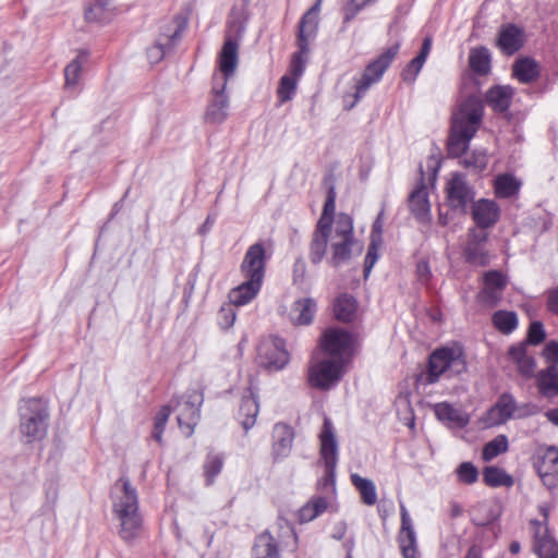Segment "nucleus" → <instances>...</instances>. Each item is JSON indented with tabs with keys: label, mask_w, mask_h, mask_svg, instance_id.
Instances as JSON below:
<instances>
[{
	"label": "nucleus",
	"mask_w": 558,
	"mask_h": 558,
	"mask_svg": "<svg viewBox=\"0 0 558 558\" xmlns=\"http://www.w3.org/2000/svg\"><path fill=\"white\" fill-rule=\"evenodd\" d=\"M484 116L483 101L478 96L471 95L460 105L452 117L450 134L447 141V154L451 158L461 157L466 153L471 140L478 131Z\"/></svg>",
	"instance_id": "obj_1"
},
{
	"label": "nucleus",
	"mask_w": 558,
	"mask_h": 558,
	"mask_svg": "<svg viewBox=\"0 0 558 558\" xmlns=\"http://www.w3.org/2000/svg\"><path fill=\"white\" fill-rule=\"evenodd\" d=\"M112 510L120 522V537L128 543L137 538L143 529V518L137 490L128 477H120L113 485Z\"/></svg>",
	"instance_id": "obj_2"
},
{
	"label": "nucleus",
	"mask_w": 558,
	"mask_h": 558,
	"mask_svg": "<svg viewBox=\"0 0 558 558\" xmlns=\"http://www.w3.org/2000/svg\"><path fill=\"white\" fill-rule=\"evenodd\" d=\"M468 364L461 347L440 348L430 353L426 372L417 377L423 385L437 383L441 375L458 376L464 373Z\"/></svg>",
	"instance_id": "obj_3"
},
{
	"label": "nucleus",
	"mask_w": 558,
	"mask_h": 558,
	"mask_svg": "<svg viewBox=\"0 0 558 558\" xmlns=\"http://www.w3.org/2000/svg\"><path fill=\"white\" fill-rule=\"evenodd\" d=\"M320 438V458L324 462V476L318 481V489L326 498L336 490V466L338 462V444L333 433V426L328 417H325Z\"/></svg>",
	"instance_id": "obj_4"
},
{
	"label": "nucleus",
	"mask_w": 558,
	"mask_h": 558,
	"mask_svg": "<svg viewBox=\"0 0 558 558\" xmlns=\"http://www.w3.org/2000/svg\"><path fill=\"white\" fill-rule=\"evenodd\" d=\"M21 434L26 442L43 439L48 429L49 411L41 398H31L21 407Z\"/></svg>",
	"instance_id": "obj_5"
},
{
	"label": "nucleus",
	"mask_w": 558,
	"mask_h": 558,
	"mask_svg": "<svg viewBox=\"0 0 558 558\" xmlns=\"http://www.w3.org/2000/svg\"><path fill=\"white\" fill-rule=\"evenodd\" d=\"M344 365L340 360L319 359L318 353H315L307 371L310 386L324 391L331 389L341 380Z\"/></svg>",
	"instance_id": "obj_6"
},
{
	"label": "nucleus",
	"mask_w": 558,
	"mask_h": 558,
	"mask_svg": "<svg viewBox=\"0 0 558 558\" xmlns=\"http://www.w3.org/2000/svg\"><path fill=\"white\" fill-rule=\"evenodd\" d=\"M400 45L397 43L366 65L363 75L356 82L354 99L347 106V109H352L364 97L368 88L381 80L384 73L397 57Z\"/></svg>",
	"instance_id": "obj_7"
},
{
	"label": "nucleus",
	"mask_w": 558,
	"mask_h": 558,
	"mask_svg": "<svg viewBox=\"0 0 558 558\" xmlns=\"http://www.w3.org/2000/svg\"><path fill=\"white\" fill-rule=\"evenodd\" d=\"M353 335L342 328H327L320 336L318 354L323 353L328 359L340 360L345 364L352 353Z\"/></svg>",
	"instance_id": "obj_8"
},
{
	"label": "nucleus",
	"mask_w": 558,
	"mask_h": 558,
	"mask_svg": "<svg viewBox=\"0 0 558 558\" xmlns=\"http://www.w3.org/2000/svg\"><path fill=\"white\" fill-rule=\"evenodd\" d=\"M203 395L197 390L189 391L180 399L171 400V412H177L179 427L186 436H191L201 417Z\"/></svg>",
	"instance_id": "obj_9"
},
{
	"label": "nucleus",
	"mask_w": 558,
	"mask_h": 558,
	"mask_svg": "<svg viewBox=\"0 0 558 558\" xmlns=\"http://www.w3.org/2000/svg\"><path fill=\"white\" fill-rule=\"evenodd\" d=\"M185 26L186 23L179 17L162 26L155 45L147 49V58L150 63H158L173 50Z\"/></svg>",
	"instance_id": "obj_10"
},
{
	"label": "nucleus",
	"mask_w": 558,
	"mask_h": 558,
	"mask_svg": "<svg viewBox=\"0 0 558 558\" xmlns=\"http://www.w3.org/2000/svg\"><path fill=\"white\" fill-rule=\"evenodd\" d=\"M445 191L448 207L456 213L465 214L468 204L474 199V191L466 182L464 174L453 173Z\"/></svg>",
	"instance_id": "obj_11"
},
{
	"label": "nucleus",
	"mask_w": 558,
	"mask_h": 558,
	"mask_svg": "<svg viewBox=\"0 0 558 558\" xmlns=\"http://www.w3.org/2000/svg\"><path fill=\"white\" fill-rule=\"evenodd\" d=\"M258 364L268 371H280L289 362V353L284 342L278 337H271L260 342L257 354Z\"/></svg>",
	"instance_id": "obj_12"
},
{
	"label": "nucleus",
	"mask_w": 558,
	"mask_h": 558,
	"mask_svg": "<svg viewBox=\"0 0 558 558\" xmlns=\"http://www.w3.org/2000/svg\"><path fill=\"white\" fill-rule=\"evenodd\" d=\"M488 232L471 228L463 251L465 262L475 267H485L490 263V254L487 248Z\"/></svg>",
	"instance_id": "obj_13"
},
{
	"label": "nucleus",
	"mask_w": 558,
	"mask_h": 558,
	"mask_svg": "<svg viewBox=\"0 0 558 558\" xmlns=\"http://www.w3.org/2000/svg\"><path fill=\"white\" fill-rule=\"evenodd\" d=\"M226 87V80H213L210 98L204 116L206 123L221 124L227 119L230 100Z\"/></svg>",
	"instance_id": "obj_14"
},
{
	"label": "nucleus",
	"mask_w": 558,
	"mask_h": 558,
	"mask_svg": "<svg viewBox=\"0 0 558 558\" xmlns=\"http://www.w3.org/2000/svg\"><path fill=\"white\" fill-rule=\"evenodd\" d=\"M363 252V244L355 238H330V256L327 263L338 268L349 264L354 256Z\"/></svg>",
	"instance_id": "obj_15"
},
{
	"label": "nucleus",
	"mask_w": 558,
	"mask_h": 558,
	"mask_svg": "<svg viewBox=\"0 0 558 558\" xmlns=\"http://www.w3.org/2000/svg\"><path fill=\"white\" fill-rule=\"evenodd\" d=\"M266 248L262 241L252 244L241 263L240 270L244 278H252L258 281L264 280L266 270Z\"/></svg>",
	"instance_id": "obj_16"
},
{
	"label": "nucleus",
	"mask_w": 558,
	"mask_h": 558,
	"mask_svg": "<svg viewBox=\"0 0 558 558\" xmlns=\"http://www.w3.org/2000/svg\"><path fill=\"white\" fill-rule=\"evenodd\" d=\"M322 0H317L301 17L298 25L296 44L302 52H310V43L315 39L319 25Z\"/></svg>",
	"instance_id": "obj_17"
},
{
	"label": "nucleus",
	"mask_w": 558,
	"mask_h": 558,
	"mask_svg": "<svg viewBox=\"0 0 558 558\" xmlns=\"http://www.w3.org/2000/svg\"><path fill=\"white\" fill-rule=\"evenodd\" d=\"M534 468L548 489L558 486V449L556 447L551 446L538 454L534 460Z\"/></svg>",
	"instance_id": "obj_18"
},
{
	"label": "nucleus",
	"mask_w": 558,
	"mask_h": 558,
	"mask_svg": "<svg viewBox=\"0 0 558 558\" xmlns=\"http://www.w3.org/2000/svg\"><path fill=\"white\" fill-rule=\"evenodd\" d=\"M483 282L484 288L477 295L480 302L488 307L497 306L507 286L506 277L498 270H489L484 274Z\"/></svg>",
	"instance_id": "obj_19"
},
{
	"label": "nucleus",
	"mask_w": 558,
	"mask_h": 558,
	"mask_svg": "<svg viewBox=\"0 0 558 558\" xmlns=\"http://www.w3.org/2000/svg\"><path fill=\"white\" fill-rule=\"evenodd\" d=\"M517 401L511 393L504 392L488 410L485 422L488 426H499L515 418Z\"/></svg>",
	"instance_id": "obj_20"
},
{
	"label": "nucleus",
	"mask_w": 558,
	"mask_h": 558,
	"mask_svg": "<svg viewBox=\"0 0 558 558\" xmlns=\"http://www.w3.org/2000/svg\"><path fill=\"white\" fill-rule=\"evenodd\" d=\"M239 62V41L227 36L219 53V69L221 75H214L213 80H228L234 74Z\"/></svg>",
	"instance_id": "obj_21"
},
{
	"label": "nucleus",
	"mask_w": 558,
	"mask_h": 558,
	"mask_svg": "<svg viewBox=\"0 0 558 558\" xmlns=\"http://www.w3.org/2000/svg\"><path fill=\"white\" fill-rule=\"evenodd\" d=\"M500 208L496 202L481 198L473 203L472 218L476 229L486 230L493 227L499 219Z\"/></svg>",
	"instance_id": "obj_22"
},
{
	"label": "nucleus",
	"mask_w": 558,
	"mask_h": 558,
	"mask_svg": "<svg viewBox=\"0 0 558 558\" xmlns=\"http://www.w3.org/2000/svg\"><path fill=\"white\" fill-rule=\"evenodd\" d=\"M401 529L398 541L403 558H416V535L412 520L404 505L400 506Z\"/></svg>",
	"instance_id": "obj_23"
},
{
	"label": "nucleus",
	"mask_w": 558,
	"mask_h": 558,
	"mask_svg": "<svg viewBox=\"0 0 558 558\" xmlns=\"http://www.w3.org/2000/svg\"><path fill=\"white\" fill-rule=\"evenodd\" d=\"M294 439V433L287 424L278 423L272 432V456L282 459L289 456Z\"/></svg>",
	"instance_id": "obj_24"
},
{
	"label": "nucleus",
	"mask_w": 558,
	"mask_h": 558,
	"mask_svg": "<svg viewBox=\"0 0 558 558\" xmlns=\"http://www.w3.org/2000/svg\"><path fill=\"white\" fill-rule=\"evenodd\" d=\"M497 45L506 54H514L523 46L522 29L514 24L504 25L499 32Z\"/></svg>",
	"instance_id": "obj_25"
},
{
	"label": "nucleus",
	"mask_w": 558,
	"mask_h": 558,
	"mask_svg": "<svg viewBox=\"0 0 558 558\" xmlns=\"http://www.w3.org/2000/svg\"><path fill=\"white\" fill-rule=\"evenodd\" d=\"M409 207L418 221H425L429 218L430 205L428 202V192L423 181L409 195Z\"/></svg>",
	"instance_id": "obj_26"
},
{
	"label": "nucleus",
	"mask_w": 558,
	"mask_h": 558,
	"mask_svg": "<svg viewBox=\"0 0 558 558\" xmlns=\"http://www.w3.org/2000/svg\"><path fill=\"white\" fill-rule=\"evenodd\" d=\"M513 94L509 85H497L487 90L485 99L495 112L504 113L510 108Z\"/></svg>",
	"instance_id": "obj_27"
},
{
	"label": "nucleus",
	"mask_w": 558,
	"mask_h": 558,
	"mask_svg": "<svg viewBox=\"0 0 558 558\" xmlns=\"http://www.w3.org/2000/svg\"><path fill=\"white\" fill-rule=\"evenodd\" d=\"M535 379L537 390L543 397L554 398L558 396V366H547L536 374Z\"/></svg>",
	"instance_id": "obj_28"
},
{
	"label": "nucleus",
	"mask_w": 558,
	"mask_h": 558,
	"mask_svg": "<svg viewBox=\"0 0 558 558\" xmlns=\"http://www.w3.org/2000/svg\"><path fill=\"white\" fill-rule=\"evenodd\" d=\"M263 282L245 278V281L233 288L229 293V300L233 305L241 306L251 302L259 292Z\"/></svg>",
	"instance_id": "obj_29"
},
{
	"label": "nucleus",
	"mask_w": 558,
	"mask_h": 558,
	"mask_svg": "<svg viewBox=\"0 0 558 558\" xmlns=\"http://www.w3.org/2000/svg\"><path fill=\"white\" fill-rule=\"evenodd\" d=\"M537 525L535 531L534 548L539 558H558V544L548 534L547 527L542 529L538 521H533Z\"/></svg>",
	"instance_id": "obj_30"
},
{
	"label": "nucleus",
	"mask_w": 558,
	"mask_h": 558,
	"mask_svg": "<svg viewBox=\"0 0 558 558\" xmlns=\"http://www.w3.org/2000/svg\"><path fill=\"white\" fill-rule=\"evenodd\" d=\"M330 233L331 229H322L319 226H316L310 243L308 257L312 264L318 265L325 257L328 243H330Z\"/></svg>",
	"instance_id": "obj_31"
},
{
	"label": "nucleus",
	"mask_w": 558,
	"mask_h": 558,
	"mask_svg": "<svg viewBox=\"0 0 558 558\" xmlns=\"http://www.w3.org/2000/svg\"><path fill=\"white\" fill-rule=\"evenodd\" d=\"M317 311V303L312 298L299 299L293 303L291 314L294 325L307 326L312 324Z\"/></svg>",
	"instance_id": "obj_32"
},
{
	"label": "nucleus",
	"mask_w": 558,
	"mask_h": 558,
	"mask_svg": "<svg viewBox=\"0 0 558 558\" xmlns=\"http://www.w3.org/2000/svg\"><path fill=\"white\" fill-rule=\"evenodd\" d=\"M252 558H280L278 543L268 531L255 538Z\"/></svg>",
	"instance_id": "obj_33"
},
{
	"label": "nucleus",
	"mask_w": 558,
	"mask_h": 558,
	"mask_svg": "<svg viewBox=\"0 0 558 558\" xmlns=\"http://www.w3.org/2000/svg\"><path fill=\"white\" fill-rule=\"evenodd\" d=\"M325 184L327 185V197L324 204L323 214L317 221L316 226H319L322 229L328 228L331 229V225L335 218L336 211V187L333 184V179L331 175L325 178Z\"/></svg>",
	"instance_id": "obj_34"
},
{
	"label": "nucleus",
	"mask_w": 558,
	"mask_h": 558,
	"mask_svg": "<svg viewBox=\"0 0 558 558\" xmlns=\"http://www.w3.org/2000/svg\"><path fill=\"white\" fill-rule=\"evenodd\" d=\"M259 412V404L257 397L251 391L248 396H243L239 410V417L241 425L247 432L255 423Z\"/></svg>",
	"instance_id": "obj_35"
},
{
	"label": "nucleus",
	"mask_w": 558,
	"mask_h": 558,
	"mask_svg": "<svg viewBox=\"0 0 558 558\" xmlns=\"http://www.w3.org/2000/svg\"><path fill=\"white\" fill-rule=\"evenodd\" d=\"M357 303L354 296L343 293L333 303L335 317L343 323L352 322L355 317Z\"/></svg>",
	"instance_id": "obj_36"
},
{
	"label": "nucleus",
	"mask_w": 558,
	"mask_h": 558,
	"mask_svg": "<svg viewBox=\"0 0 558 558\" xmlns=\"http://www.w3.org/2000/svg\"><path fill=\"white\" fill-rule=\"evenodd\" d=\"M513 75L519 82L530 84L539 76L537 63L531 58L518 59L512 68Z\"/></svg>",
	"instance_id": "obj_37"
},
{
	"label": "nucleus",
	"mask_w": 558,
	"mask_h": 558,
	"mask_svg": "<svg viewBox=\"0 0 558 558\" xmlns=\"http://www.w3.org/2000/svg\"><path fill=\"white\" fill-rule=\"evenodd\" d=\"M112 16V0H95L85 10L87 22L106 23Z\"/></svg>",
	"instance_id": "obj_38"
},
{
	"label": "nucleus",
	"mask_w": 558,
	"mask_h": 558,
	"mask_svg": "<svg viewBox=\"0 0 558 558\" xmlns=\"http://www.w3.org/2000/svg\"><path fill=\"white\" fill-rule=\"evenodd\" d=\"M521 187V182L512 174H499L495 179V194L499 198H510L515 196Z\"/></svg>",
	"instance_id": "obj_39"
},
{
	"label": "nucleus",
	"mask_w": 558,
	"mask_h": 558,
	"mask_svg": "<svg viewBox=\"0 0 558 558\" xmlns=\"http://www.w3.org/2000/svg\"><path fill=\"white\" fill-rule=\"evenodd\" d=\"M469 65L473 72L486 75L490 71V52L486 47L473 48L469 54Z\"/></svg>",
	"instance_id": "obj_40"
},
{
	"label": "nucleus",
	"mask_w": 558,
	"mask_h": 558,
	"mask_svg": "<svg viewBox=\"0 0 558 558\" xmlns=\"http://www.w3.org/2000/svg\"><path fill=\"white\" fill-rule=\"evenodd\" d=\"M483 481L490 487H511L514 483L512 476L498 466H486L483 471Z\"/></svg>",
	"instance_id": "obj_41"
},
{
	"label": "nucleus",
	"mask_w": 558,
	"mask_h": 558,
	"mask_svg": "<svg viewBox=\"0 0 558 558\" xmlns=\"http://www.w3.org/2000/svg\"><path fill=\"white\" fill-rule=\"evenodd\" d=\"M328 507L327 498L314 496L299 510V520L302 523L310 522L322 514Z\"/></svg>",
	"instance_id": "obj_42"
},
{
	"label": "nucleus",
	"mask_w": 558,
	"mask_h": 558,
	"mask_svg": "<svg viewBox=\"0 0 558 558\" xmlns=\"http://www.w3.org/2000/svg\"><path fill=\"white\" fill-rule=\"evenodd\" d=\"M435 414L438 420L454 423L459 427H464L469 424V417L447 402L436 404Z\"/></svg>",
	"instance_id": "obj_43"
},
{
	"label": "nucleus",
	"mask_w": 558,
	"mask_h": 558,
	"mask_svg": "<svg viewBox=\"0 0 558 558\" xmlns=\"http://www.w3.org/2000/svg\"><path fill=\"white\" fill-rule=\"evenodd\" d=\"M351 482L359 490L362 501L367 506H373L377 501V494L375 484L368 480L360 476L359 474L351 475Z\"/></svg>",
	"instance_id": "obj_44"
},
{
	"label": "nucleus",
	"mask_w": 558,
	"mask_h": 558,
	"mask_svg": "<svg viewBox=\"0 0 558 558\" xmlns=\"http://www.w3.org/2000/svg\"><path fill=\"white\" fill-rule=\"evenodd\" d=\"M492 320L496 329L505 335L511 333L518 327V316L512 311H497Z\"/></svg>",
	"instance_id": "obj_45"
},
{
	"label": "nucleus",
	"mask_w": 558,
	"mask_h": 558,
	"mask_svg": "<svg viewBox=\"0 0 558 558\" xmlns=\"http://www.w3.org/2000/svg\"><path fill=\"white\" fill-rule=\"evenodd\" d=\"M509 448V441L506 435H498L493 440L488 441L482 451L484 461H492L497 456L506 452Z\"/></svg>",
	"instance_id": "obj_46"
},
{
	"label": "nucleus",
	"mask_w": 558,
	"mask_h": 558,
	"mask_svg": "<svg viewBox=\"0 0 558 558\" xmlns=\"http://www.w3.org/2000/svg\"><path fill=\"white\" fill-rule=\"evenodd\" d=\"M223 466V458L220 454L208 453L204 462V475L206 485L210 486Z\"/></svg>",
	"instance_id": "obj_47"
},
{
	"label": "nucleus",
	"mask_w": 558,
	"mask_h": 558,
	"mask_svg": "<svg viewBox=\"0 0 558 558\" xmlns=\"http://www.w3.org/2000/svg\"><path fill=\"white\" fill-rule=\"evenodd\" d=\"M330 238H355L353 232V219L350 215L340 213L331 228Z\"/></svg>",
	"instance_id": "obj_48"
},
{
	"label": "nucleus",
	"mask_w": 558,
	"mask_h": 558,
	"mask_svg": "<svg viewBox=\"0 0 558 558\" xmlns=\"http://www.w3.org/2000/svg\"><path fill=\"white\" fill-rule=\"evenodd\" d=\"M461 163L466 169L474 171L475 173H480L486 169L488 165V156L485 150H474L471 154L466 155Z\"/></svg>",
	"instance_id": "obj_49"
},
{
	"label": "nucleus",
	"mask_w": 558,
	"mask_h": 558,
	"mask_svg": "<svg viewBox=\"0 0 558 558\" xmlns=\"http://www.w3.org/2000/svg\"><path fill=\"white\" fill-rule=\"evenodd\" d=\"M298 80L290 75H283L280 78L279 87L277 89V95L279 99V104L282 105L289 100H291L296 93Z\"/></svg>",
	"instance_id": "obj_50"
},
{
	"label": "nucleus",
	"mask_w": 558,
	"mask_h": 558,
	"mask_svg": "<svg viewBox=\"0 0 558 558\" xmlns=\"http://www.w3.org/2000/svg\"><path fill=\"white\" fill-rule=\"evenodd\" d=\"M82 54L72 60L64 69L65 87H75L78 83L82 73L83 63L81 61Z\"/></svg>",
	"instance_id": "obj_51"
},
{
	"label": "nucleus",
	"mask_w": 558,
	"mask_h": 558,
	"mask_svg": "<svg viewBox=\"0 0 558 558\" xmlns=\"http://www.w3.org/2000/svg\"><path fill=\"white\" fill-rule=\"evenodd\" d=\"M170 413L171 405H163L155 417L154 430L151 436L158 442H161L162 434L168 422V418L170 416Z\"/></svg>",
	"instance_id": "obj_52"
},
{
	"label": "nucleus",
	"mask_w": 558,
	"mask_h": 558,
	"mask_svg": "<svg viewBox=\"0 0 558 558\" xmlns=\"http://www.w3.org/2000/svg\"><path fill=\"white\" fill-rule=\"evenodd\" d=\"M457 475L461 483L471 485L478 478V471L471 462H462L457 469Z\"/></svg>",
	"instance_id": "obj_53"
},
{
	"label": "nucleus",
	"mask_w": 558,
	"mask_h": 558,
	"mask_svg": "<svg viewBox=\"0 0 558 558\" xmlns=\"http://www.w3.org/2000/svg\"><path fill=\"white\" fill-rule=\"evenodd\" d=\"M545 337H546V332H545L543 324L538 320H535V322H532L529 327L527 337H526L525 342L527 344L537 345L545 340Z\"/></svg>",
	"instance_id": "obj_54"
},
{
	"label": "nucleus",
	"mask_w": 558,
	"mask_h": 558,
	"mask_svg": "<svg viewBox=\"0 0 558 558\" xmlns=\"http://www.w3.org/2000/svg\"><path fill=\"white\" fill-rule=\"evenodd\" d=\"M425 61L420 59L417 56L412 59L402 71V78L404 82L413 83L416 76L421 72Z\"/></svg>",
	"instance_id": "obj_55"
},
{
	"label": "nucleus",
	"mask_w": 558,
	"mask_h": 558,
	"mask_svg": "<svg viewBox=\"0 0 558 558\" xmlns=\"http://www.w3.org/2000/svg\"><path fill=\"white\" fill-rule=\"evenodd\" d=\"M308 52H302L301 48L296 52L292 54L291 63H290V73L292 77L296 80L302 76L305 70L306 56Z\"/></svg>",
	"instance_id": "obj_56"
},
{
	"label": "nucleus",
	"mask_w": 558,
	"mask_h": 558,
	"mask_svg": "<svg viewBox=\"0 0 558 558\" xmlns=\"http://www.w3.org/2000/svg\"><path fill=\"white\" fill-rule=\"evenodd\" d=\"M378 244L376 239H372V242L367 248V253L364 259V277H368L372 271L374 265L378 259Z\"/></svg>",
	"instance_id": "obj_57"
},
{
	"label": "nucleus",
	"mask_w": 558,
	"mask_h": 558,
	"mask_svg": "<svg viewBox=\"0 0 558 558\" xmlns=\"http://www.w3.org/2000/svg\"><path fill=\"white\" fill-rule=\"evenodd\" d=\"M307 267L303 257H298L294 260L292 268V279L294 284H303L306 280Z\"/></svg>",
	"instance_id": "obj_58"
},
{
	"label": "nucleus",
	"mask_w": 558,
	"mask_h": 558,
	"mask_svg": "<svg viewBox=\"0 0 558 558\" xmlns=\"http://www.w3.org/2000/svg\"><path fill=\"white\" fill-rule=\"evenodd\" d=\"M541 412V408L534 403H517L515 418H524L532 415H536Z\"/></svg>",
	"instance_id": "obj_59"
},
{
	"label": "nucleus",
	"mask_w": 558,
	"mask_h": 558,
	"mask_svg": "<svg viewBox=\"0 0 558 558\" xmlns=\"http://www.w3.org/2000/svg\"><path fill=\"white\" fill-rule=\"evenodd\" d=\"M544 357L550 362V365L558 366V342H548L543 350Z\"/></svg>",
	"instance_id": "obj_60"
},
{
	"label": "nucleus",
	"mask_w": 558,
	"mask_h": 558,
	"mask_svg": "<svg viewBox=\"0 0 558 558\" xmlns=\"http://www.w3.org/2000/svg\"><path fill=\"white\" fill-rule=\"evenodd\" d=\"M519 372L525 376L530 377L533 375L534 368H535V360L533 356L526 355L522 360H520L518 363Z\"/></svg>",
	"instance_id": "obj_61"
},
{
	"label": "nucleus",
	"mask_w": 558,
	"mask_h": 558,
	"mask_svg": "<svg viewBox=\"0 0 558 558\" xmlns=\"http://www.w3.org/2000/svg\"><path fill=\"white\" fill-rule=\"evenodd\" d=\"M372 0H363L362 3H357L356 0H351L344 11V21L349 22L355 17L360 10H362Z\"/></svg>",
	"instance_id": "obj_62"
},
{
	"label": "nucleus",
	"mask_w": 558,
	"mask_h": 558,
	"mask_svg": "<svg viewBox=\"0 0 558 558\" xmlns=\"http://www.w3.org/2000/svg\"><path fill=\"white\" fill-rule=\"evenodd\" d=\"M219 319L222 328H230L235 320V313L232 307H222L219 312Z\"/></svg>",
	"instance_id": "obj_63"
},
{
	"label": "nucleus",
	"mask_w": 558,
	"mask_h": 558,
	"mask_svg": "<svg viewBox=\"0 0 558 558\" xmlns=\"http://www.w3.org/2000/svg\"><path fill=\"white\" fill-rule=\"evenodd\" d=\"M547 308L558 315V287L547 291Z\"/></svg>",
	"instance_id": "obj_64"
}]
</instances>
